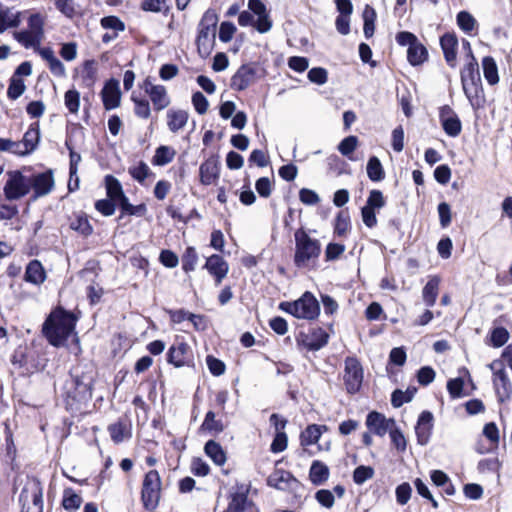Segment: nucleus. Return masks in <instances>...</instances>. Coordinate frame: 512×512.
Instances as JSON below:
<instances>
[{
	"mask_svg": "<svg viewBox=\"0 0 512 512\" xmlns=\"http://www.w3.org/2000/svg\"><path fill=\"white\" fill-rule=\"evenodd\" d=\"M94 374L92 370L84 371L74 368L61 388V397L65 409L72 415L82 414L92 399Z\"/></svg>",
	"mask_w": 512,
	"mask_h": 512,
	"instance_id": "nucleus-1",
	"label": "nucleus"
},
{
	"mask_svg": "<svg viewBox=\"0 0 512 512\" xmlns=\"http://www.w3.org/2000/svg\"><path fill=\"white\" fill-rule=\"evenodd\" d=\"M78 317L62 306L55 307L42 324V334L54 347L66 345L74 332Z\"/></svg>",
	"mask_w": 512,
	"mask_h": 512,
	"instance_id": "nucleus-2",
	"label": "nucleus"
},
{
	"mask_svg": "<svg viewBox=\"0 0 512 512\" xmlns=\"http://www.w3.org/2000/svg\"><path fill=\"white\" fill-rule=\"evenodd\" d=\"M294 238L295 253L293 262L297 268H304L310 261L319 258L321 243L318 239L310 237L304 227H300L295 231Z\"/></svg>",
	"mask_w": 512,
	"mask_h": 512,
	"instance_id": "nucleus-3",
	"label": "nucleus"
},
{
	"mask_svg": "<svg viewBox=\"0 0 512 512\" xmlns=\"http://www.w3.org/2000/svg\"><path fill=\"white\" fill-rule=\"evenodd\" d=\"M279 309L305 320H315L320 314L319 301L310 291H305L297 300L280 302Z\"/></svg>",
	"mask_w": 512,
	"mask_h": 512,
	"instance_id": "nucleus-4",
	"label": "nucleus"
},
{
	"mask_svg": "<svg viewBox=\"0 0 512 512\" xmlns=\"http://www.w3.org/2000/svg\"><path fill=\"white\" fill-rule=\"evenodd\" d=\"M6 176L3 193L7 201L20 200L30 193L29 177L24 175L23 170H8Z\"/></svg>",
	"mask_w": 512,
	"mask_h": 512,
	"instance_id": "nucleus-5",
	"label": "nucleus"
},
{
	"mask_svg": "<svg viewBox=\"0 0 512 512\" xmlns=\"http://www.w3.org/2000/svg\"><path fill=\"white\" fill-rule=\"evenodd\" d=\"M493 373V387L499 403L508 402L512 396V383L501 359H496L488 365Z\"/></svg>",
	"mask_w": 512,
	"mask_h": 512,
	"instance_id": "nucleus-6",
	"label": "nucleus"
},
{
	"mask_svg": "<svg viewBox=\"0 0 512 512\" xmlns=\"http://www.w3.org/2000/svg\"><path fill=\"white\" fill-rule=\"evenodd\" d=\"M343 379L349 394H356L360 391L363 382V367L356 357L345 359Z\"/></svg>",
	"mask_w": 512,
	"mask_h": 512,
	"instance_id": "nucleus-7",
	"label": "nucleus"
},
{
	"mask_svg": "<svg viewBox=\"0 0 512 512\" xmlns=\"http://www.w3.org/2000/svg\"><path fill=\"white\" fill-rule=\"evenodd\" d=\"M29 177L30 191L33 190L32 200L48 195L54 188V172L46 169L42 172L32 173Z\"/></svg>",
	"mask_w": 512,
	"mask_h": 512,
	"instance_id": "nucleus-8",
	"label": "nucleus"
},
{
	"mask_svg": "<svg viewBox=\"0 0 512 512\" xmlns=\"http://www.w3.org/2000/svg\"><path fill=\"white\" fill-rule=\"evenodd\" d=\"M166 360L176 368L193 366V356L190 346L184 341L172 344L166 353Z\"/></svg>",
	"mask_w": 512,
	"mask_h": 512,
	"instance_id": "nucleus-9",
	"label": "nucleus"
},
{
	"mask_svg": "<svg viewBox=\"0 0 512 512\" xmlns=\"http://www.w3.org/2000/svg\"><path fill=\"white\" fill-rule=\"evenodd\" d=\"M247 6L254 13V28L256 31L261 34L269 32L273 22L266 4L262 0H248Z\"/></svg>",
	"mask_w": 512,
	"mask_h": 512,
	"instance_id": "nucleus-10",
	"label": "nucleus"
},
{
	"mask_svg": "<svg viewBox=\"0 0 512 512\" xmlns=\"http://www.w3.org/2000/svg\"><path fill=\"white\" fill-rule=\"evenodd\" d=\"M439 120L442 129L449 137H457L462 131V123L456 112L449 106L439 108Z\"/></svg>",
	"mask_w": 512,
	"mask_h": 512,
	"instance_id": "nucleus-11",
	"label": "nucleus"
},
{
	"mask_svg": "<svg viewBox=\"0 0 512 512\" xmlns=\"http://www.w3.org/2000/svg\"><path fill=\"white\" fill-rule=\"evenodd\" d=\"M250 484L251 482H236V489L230 494L231 499L225 510L226 512H245L247 508L252 505V501L248 499Z\"/></svg>",
	"mask_w": 512,
	"mask_h": 512,
	"instance_id": "nucleus-12",
	"label": "nucleus"
},
{
	"mask_svg": "<svg viewBox=\"0 0 512 512\" xmlns=\"http://www.w3.org/2000/svg\"><path fill=\"white\" fill-rule=\"evenodd\" d=\"M101 99L105 110L110 111L120 106L121 90L120 82L116 78L105 81L101 91Z\"/></svg>",
	"mask_w": 512,
	"mask_h": 512,
	"instance_id": "nucleus-13",
	"label": "nucleus"
},
{
	"mask_svg": "<svg viewBox=\"0 0 512 512\" xmlns=\"http://www.w3.org/2000/svg\"><path fill=\"white\" fill-rule=\"evenodd\" d=\"M394 418H386L384 414L378 411H370L366 416V426L370 432L383 437L392 426H395Z\"/></svg>",
	"mask_w": 512,
	"mask_h": 512,
	"instance_id": "nucleus-14",
	"label": "nucleus"
},
{
	"mask_svg": "<svg viewBox=\"0 0 512 512\" xmlns=\"http://www.w3.org/2000/svg\"><path fill=\"white\" fill-rule=\"evenodd\" d=\"M141 502L147 511H154L161 498L162 482H142Z\"/></svg>",
	"mask_w": 512,
	"mask_h": 512,
	"instance_id": "nucleus-15",
	"label": "nucleus"
},
{
	"mask_svg": "<svg viewBox=\"0 0 512 512\" xmlns=\"http://www.w3.org/2000/svg\"><path fill=\"white\" fill-rule=\"evenodd\" d=\"M256 73L253 64H242L231 77V88L236 91L247 89L255 81Z\"/></svg>",
	"mask_w": 512,
	"mask_h": 512,
	"instance_id": "nucleus-16",
	"label": "nucleus"
},
{
	"mask_svg": "<svg viewBox=\"0 0 512 512\" xmlns=\"http://www.w3.org/2000/svg\"><path fill=\"white\" fill-rule=\"evenodd\" d=\"M433 421L432 412L424 410L419 414L415 426V434L419 445L425 446L428 444L433 430Z\"/></svg>",
	"mask_w": 512,
	"mask_h": 512,
	"instance_id": "nucleus-17",
	"label": "nucleus"
},
{
	"mask_svg": "<svg viewBox=\"0 0 512 512\" xmlns=\"http://www.w3.org/2000/svg\"><path fill=\"white\" fill-rule=\"evenodd\" d=\"M40 141V128L39 123H32L28 130L24 133L21 148L15 149V154L18 156H27L32 154L38 147Z\"/></svg>",
	"mask_w": 512,
	"mask_h": 512,
	"instance_id": "nucleus-18",
	"label": "nucleus"
},
{
	"mask_svg": "<svg viewBox=\"0 0 512 512\" xmlns=\"http://www.w3.org/2000/svg\"><path fill=\"white\" fill-rule=\"evenodd\" d=\"M201 184L209 186L220 177V163L218 155H212L199 167Z\"/></svg>",
	"mask_w": 512,
	"mask_h": 512,
	"instance_id": "nucleus-19",
	"label": "nucleus"
},
{
	"mask_svg": "<svg viewBox=\"0 0 512 512\" xmlns=\"http://www.w3.org/2000/svg\"><path fill=\"white\" fill-rule=\"evenodd\" d=\"M82 127L75 126L72 130L67 131L66 139H65V147L69 151V176L73 179L74 176L78 173V165L81 162V155L75 151V134L79 133L83 137V133L81 131Z\"/></svg>",
	"mask_w": 512,
	"mask_h": 512,
	"instance_id": "nucleus-20",
	"label": "nucleus"
},
{
	"mask_svg": "<svg viewBox=\"0 0 512 512\" xmlns=\"http://www.w3.org/2000/svg\"><path fill=\"white\" fill-rule=\"evenodd\" d=\"M216 30H210L206 27L198 26L196 37V46L198 54L201 58H207L215 45Z\"/></svg>",
	"mask_w": 512,
	"mask_h": 512,
	"instance_id": "nucleus-21",
	"label": "nucleus"
},
{
	"mask_svg": "<svg viewBox=\"0 0 512 512\" xmlns=\"http://www.w3.org/2000/svg\"><path fill=\"white\" fill-rule=\"evenodd\" d=\"M463 92L474 110L484 107L485 95L482 80L462 84Z\"/></svg>",
	"mask_w": 512,
	"mask_h": 512,
	"instance_id": "nucleus-22",
	"label": "nucleus"
},
{
	"mask_svg": "<svg viewBox=\"0 0 512 512\" xmlns=\"http://www.w3.org/2000/svg\"><path fill=\"white\" fill-rule=\"evenodd\" d=\"M440 46L443 51L444 59L447 64L454 68L456 66V56L458 48V38L454 32L444 33L440 37Z\"/></svg>",
	"mask_w": 512,
	"mask_h": 512,
	"instance_id": "nucleus-23",
	"label": "nucleus"
},
{
	"mask_svg": "<svg viewBox=\"0 0 512 512\" xmlns=\"http://www.w3.org/2000/svg\"><path fill=\"white\" fill-rule=\"evenodd\" d=\"M204 268L215 278L217 284L221 283L229 271L228 263L218 254L208 257Z\"/></svg>",
	"mask_w": 512,
	"mask_h": 512,
	"instance_id": "nucleus-24",
	"label": "nucleus"
},
{
	"mask_svg": "<svg viewBox=\"0 0 512 512\" xmlns=\"http://www.w3.org/2000/svg\"><path fill=\"white\" fill-rule=\"evenodd\" d=\"M107 430L115 444H120L132 437L131 422L127 418L118 419L115 423L108 425Z\"/></svg>",
	"mask_w": 512,
	"mask_h": 512,
	"instance_id": "nucleus-25",
	"label": "nucleus"
},
{
	"mask_svg": "<svg viewBox=\"0 0 512 512\" xmlns=\"http://www.w3.org/2000/svg\"><path fill=\"white\" fill-rule=\"evenodd\" d=\"M24 280L34 285H40L46 280L45 269L39 260L33 259L27 264Z\"/></svg>",
	"mask_w": 512,
	"mask_h": 512,
	"instance_id": "nucleus-26",
	"label": "nucleus"
},
{
	"mask_svg": "<svg viewBox=\"0 0 512 512\" xmlns=\"http://www.w3.org/2000/svg\"><path fill=\"white\" fill-rule=\"evenodd\" d=\"M16 458L17 449L14 444L13 435L10 431H7L5 436V448L2 453V461L11 469V471H17L20 466Z\"/></svg>",
	"mask_w": 512,
	"mask_h": 512,
	"instance_id": "nucleus-27",
	"label": "nucleus"
},
{
	"mask_svg": "<svg viewBox=\"0 0 512 512\" xmlns=\"http://www.w3.org/2000/svg\"><path fill=\"white\" fill-rule=\"evenodd\" d=\"M440 281L439 276H431L423 287L422 298L426 306L433 307L435 305L439 293Z\"/></svg>",
	"mask_w": 512,
	"mask_h": 512,
	"instance_id": "nucleus-28",
	"label": "nucleus"
},
{
	"mask_svg": "<svg viewBox=\"0 0 512 512\" xmlns=\"http://www.w3.org/2000/svg\"><path fill=\"white\" fill-rule=\"evenodd\" d=\"M189 114L185 110L169 109L167 111V125L171 132L176 133L188 122Z\"/></svg>",
	"mask_w": 512,
	"mask_h": 512,
	"instance_id": "nucleus-29",
	"label": "nucleus"
},
{
	"mask_svg": "<svg viewBox=\"0 0 512 512\" xmlns=\"http://www.w3.org/2000/svg\"><path fill=\"white\" fill-rule=\"evenodd\" d=\"M327 430L326 425L310 424L300 434V443L302 446H309L319 441L323 431Z\"/></svg>",
	"mask_w": 512,
	"mask_h": 512,
	"instance_id": "nucleus-30",
	"label": "nucleus"
},
{
	"mask_svg": "<svg viewBox=\"0 0 512 512\" xmlns=\"http://www.w3.org/2000/svg\"><path fill=\"white\" fill-rule=\"evenodd\" d=\"M428 59V50L419 41L407 49V60L412 66H419Z\"/></svg>",
	"mask_w": 512,
	"mask_h": 512,
	"instance_id": "nucleus-31",
	"label": "nucleus"
},
{
	"mask_svg": "<svg viewBox=\"0 0 512 512\" xmlns=\"http://www.w3.org/2000/svg\"><path fill=\"white\" fill-rule=\"evenodd\" d=\"M204 452L218 466H222L226 462L227 458L224 449L213 439L205 443Z\"/></svg>",
	"mask_w": 512,
	"mask_h": 512,
	"instance_id": "nucleus-32",
	"label": "nucleus"
},
{
	"mask_svg": "<svg viewBox=\"0 0 512 512\" xmlns=\"http://www.w3.org/2000/svg\"><path fill=\"white\" fill-rule=\"evenodd\" d=\"M482 69L484 78L487 83L491 86L498 84L499 82V74H498V66L495 59L492 56H485L482 59Z\"/></svg>",
	"mask_w": 512,
	"mask_h": 512,
	"instance_id": "nucleus-33",
	"label": "nucleus"
},
{
	"mask_svg": "<svg viewBox=\"0 0 512 512\" xmlns=\"http://www.w3.org/2000/svg\"><path fill=\"white\" fill-rule=\"evenodd\" d=\"M150 88L151 92L148 95L153 103L154 109L160 111L166 108L170 104L166 88L163 85Z\"/></svg>",
	"mask_w": 512,
	"mask_h": 512,
	"instance_id": "nucleus-34",
	"label": "nucleus"
},
{
	"mask_svg": "<svg viewBox=\"0 0 512 512\" xmlns=\"http://www.w3.org/2000/svg\"><path fill=\"white\" fill-rule=\"evenodd\" d=\"M176 151L167 145H160L156 148L151 163L154 166H165L173 161Z\"/></svg>",
	"mask_w": 512,
	"mask_h": 512,
	"instance_id": "nucleus-35",
	"label": "nucleus"
},
{
	"mask_svg": "<svg viewBox=\"0 0 512 512\" xmlns=\"http://www.w3.org/2000/svg\"><path fill=\"white\" fill-rule=\"evenodd\" d=\"M367 176L373 182H380L385 178V171L380 159L372 155L369 157L366 166Z\"/></svg>",
	"mask_w": 512,
	"mask_h": 512,
	"instance_id": "nucleus-36",
	"label": "nucleus"
},
{
	"mask_svg": "<svg viewBox=\"0 0 512 512\" xmlns=\"http://www.w3.org/2000/svg\"><path fill=\"white\" fill-rule=\"evenodd\" d=\"M377 18V14L375 9L367 4L364 7L363 13H362V19H363V33L366 39H369L373 36L375 32V21Z\"/></svg>",
	"mask_w": 512,
	"mask_h": 512,
	"instance_id": "nucleus-37",
	"label": "nucleus"
},
{
	"mask_svg": "<svg viewBox=\"0 0 512 512\" xmlns=\"http://www.w3.org/2000/svg\"><path fill=\"white\" fill-rule=\"evenodd\" d=\"M200 429L207 431L212 435H217L224 431V424L221 420L216 419V414L214 411L209 410L205 414Z\"/></svg>",
	"mask_w": 512,
	"mask_h": 512,
	"instance_id": "nucleus-38",
	"label": "nucleus"
},
{
	"mask_svg": "<svg viewBox=\"0 0 512 512\" xmlns=\"http://www.w3.org/2000/svg\"><path fill=\"white\" fill-rule=\"evenodd\" d=\"M140 9L145 12L162 13L167 16L170 13L171 5L169 0H142Z\"/></svg>",
	"mask_w": 512,
	"mask_h": 512,
	"instance_id": "nucleus-39",
	"label": "nucleus"
},
{
	"mask_svg": "<svg viewBox=\"0 0 512 512\" xmlns=\"http://www.w3.org/2000/svg\"><path fill=\"white\" fill-rule=\"evenodd\" d=\"M461 83L480 81L479 65L476 59L469 60L460 72Z\"/></svg>",
	"mask_w": 512,
	"mask_h": 512,
	"instance_id": "nucleus-40",
	"label": "nucleus"
},
{
	"mask_svg": "<svg viewBox=\"0 0 512 512\" xmlns=\"http://www.w3.org/2000/svg\"><path fill=\"white\" fill-rule=\"evenodd\" d=\"M309 351H318L327 345L329 334L321 327H316L310 331Z\"/></svg>",
	"mask_w": 512,
	"mask_h": 512,
	"instance_id": "nucleus-41",
	"label": "nucleus"
},
{
	"mask_svg": "<svg viewBox=\"0 0 512 512\" xmlns=\"http://www.w3.org/2000/svg\"><path fill=\"white\" fill-rule=\"evenodd\" d=\"M416 392L417 388L414 386L408 387L405 391L395 389L391 394V405L394 408H400L405 403L411 402Z\"/></svg>",
	"mask_w": 512,
	"mask_h": 512,
	"instance_id": "nucleus-42",
	"label": "nucleus"
},
{
	"mask_svg": "<svg viewBox=\"0 0 512 512\" xmlns=\"http://www.w3.org/2000/svg\"><path fill=\"white\" fill-rule=\"evenodd\" d=\"M456 23L458 27L467 35H472V32L477 27L476 19L470 12L466 10H462L457 13Z\"/></svg>",
	"mask_w": 512,
	"mask_h": 512,
	"instance_id": "nucleus-43",
	"label": "nucleus"
},
{
	"mask_svg": "<svg viewBox=\"0 0 512 512\" xmlns=\"http://www.w3.org/2000/svg\"><path fill=\"white\" fill-rule=\"evenodd\" d=\"M82 504V498L72 488H66L63 492L62 507L68 512L77 511Z\"/></svg>",
	"mask_w": 512,
	"mask_h": 512,
	"instance_id": "nucleus-44",
	"label": "nucleus"
},
{
	"mask_svg": "<svg viewBox=\"0 0 512 512\" xmlns=\"http://www.w3.org/2000/svg\"><path fill=\"white\" fill-rule=\"evenodd\" d=\"M28 28L35 36L36 43H41L44 37V21L39 13L31 14L28 18Z\"/></svg>",
	"mask_w": 512,
	"mask_h": 512,
	"instance_id": "nucleus-45",
	"label": "nucleus"
},
{
	"mask_svg": "<svg viewBox=\"0 0 512 512\" xmlns=\"http://www.w3.org/2000/svg\"><path fill=\"white\" fill-rule=\"evenodd\" d=\"M510 334L503 326H496L490 330L489 343L494 348L504 346L509 340Z\"/></svg>",
	"mask_w": 512,
	"mask_h": 512,
	"instance_id": "nucleus-46",
	"label": "nucleus"
},
{
	"mask_svg": "<svg viewBox=\"0 0 512 512\" xmlns=\"http://www.w3.org/2000/svg\"><path fill=\"white\" fill-rule=\"evenodd\" d=\"M104 184L108 198L115 200L124 192L121 182L111 174L104 177Z\"/></svg>",
	"mask_w": 512,
	"mask_h": 512,
	"instance_id": "nucleus-47",
	"label": "nucleus"
},
{
	"mask_svg": "<svg viewBox=\"0 0 512 512\" xmlns=\"http://www.w3.org/2000/svg\"><path fill=\"white\" fill-rule=\"evenodd\" d=\"M350 215L348 210H340L334 221V233L337 236H344L350 229Z\"/></svg>",
	"mask_w": 512,
	"mask_h": 512,
	"instance_id": "nucleus-48",
	"label": "nucleus"
},
{
	"mask_svg": "<svg viewBox=\"0 0 512 512\" xmlns=\"http://www.w3.org/2000/svg\"><path fill=\"white\" fill-rule=\"evenodd\" d=\"M329 467L320 460H314L309 469V480H328Z\"/></svg>",
	"mask_w": 512,
	"mask_h": 512,
	"instance_id": "nucleus-49",
	"label": "nucleus"
},
{
	"mask_svg": "<svg viewBox=\"0 0 512 512\" xmlns=\"http://www.w3.org/2000/svg\"><path fill=\"white\" fill-rule=\"evenodd\" d=\"M197 262L198 254L196 249L193 246L187 247L181 258L182 269L184 270V272L189 273L194 271Z\"/></svg>",
	"mask_w": 512,
	"mask_h": 512,
	"instance_id": "nucleus-50",
	"label": "nucleus"
},
{
	"mask_svg": "<svg viewBox=\"0 0 512 512\" xmlns=\"http://www.w3.org/2000/svg\"><path fill=\"white\" fill-rule=\"evenodd\" d=\"M26 86L22 78L10 77L7 89V97L10 100H17L25 92Z\"/></svg>",
	"mask_w": 512,
	"mask_h": 512,
	"instance_id": "nucleus-51",
	"label": "nucleus"
},
{
	"mask_svg": "<svg viewBox=\"0 0 512 512\" xmlns=\"http://www.w3.org/2000/svg\"><path fill=\"white\" fill-rule=\"evenodd\" d=\"M131 100L134 103V113L137 117L148 119L151 115L149 101L145 98H140L132 94Z\"/></svg>",
	"mask_w": 512,
	"mask_h": 512,
	"instance_id": "nucleus-52",
	"label": "nucleus"
},
{
	"mask_svg": "<svg viewBox=\"0 0 512 512\" xmlns=\"http://www.w3.org/2000/svg\"><path fill=\"white\" fill-rule=\"evenodd\" d=\"M464 379L462 377L451 378L447 381V391L452 399L464 397Z\"/></svg>",
	"mask_w": 512,
	"mask_h": 512,
	"instance_id": "nucleus-53",
	"label": "nucleus"
},
{
	"mask_svg": "<svg viewBox=\"0 0 512 512\" xmlns=\"http://www.w3.org/2000/svg\"><path fill=\"white\" fill-rule=\"evenodd\" d=\"M70 228L85 237L91 235L93 232L92 225L84 215L77 216L73 221H71Z\"/></svg>",
	"mask_w": 512,
	"mask_h": 512,
	"instance_id": "nucleus-54",
	"label": "nucleus"
},
{
	"mask_svg": "<svg viewBox=\"0 0 512 512\" xmlns=\"http://www.w3.org/2000/svg\"><path fill=\"white\" fill-rule=\"evenodd\" d=\"M65 107L71 114H76L80 107V93L75 88L69 89L64 95Z\"/></svg>",
	"mask_w": 512,
	"mask_h": 512,
	"instance_id": "nucleus-55",
	"label": "nucleus"
},
{
	"mask_svg": "<svg viewBox=\"0 0 512 512\" xmlns=\"http://www.w3.org/2000/svg\"><path fill=\"white\" fill-rule=\"evenodd\" d=\"M102 28L106 30H113L114 33L122 32L125 30V23L115 15L104 16L100 20Z\"/></svg>",
	"mask_w": 512,
	"mask_h": 512,
	"instance_id": "nucleus-56",
	"label": "nucleus"
},
{
	"mask_svg": "<svg viewBox=\"0 0 512 512\" xmlns=\"http://www.w3.org/2000/svg\"><path fill=\"white\" fill-rule=\"evenodd\" d=\"M386 204L385 198L383 196L382 191L378 189H373L369 192L368 198L366 200L365 207L372 210H379L383 208Z\"/></svg>",
	"mask_w": 512,
	"mask_h": 512,
	"instance_id": "nucleus-57",
	"label": "nucleus"
},
{
	"mask_svg": "<svg viewBox=\"0 0 512 512\" xmlns=\"http://www.w3.org/2000/svg\"><path fill=\"white\" fill-rule=\"evenodd\" d=\"M95 209L105 217L112 216L116 211V202L111 198L99 199L94 204Z\"/></svg>",
	"mask_w": 512,
	"mask_h": 512,
	"instance_id": "nucleus-58",
	"label": "nucleus"
},
{
	"mask_svg": "<svg viewBox=\"0 0 512 512\" xmlns=\"http://www.w3.org/2000/svg\"><path fill=\"white\" fill-rule=\"evenodd\" d=\"M358 145V138L354 135H349L342 139L338 144V151L346 157H350V155L356 150Z\"/></svg>",
	"mask_w": 512,
	"mask_h": 512,
	"instance_id": "nucleus-59",
	"label": "nucleus"
},
{
	"mask_svg": "<svg viewBox=\"0 0 512 512\" xmlns=\"http://www.w3.org/2000/svg\"><path fill=\"white\" fill-rule=\"evenodd\" d=\"M130 176L137 182L143 183L150 174V169L144 161H140L137 166L129 168Z\"/></svg>",
	"mask_w": 512,
	"mask_h": 512,
	"instance_id": "nucleus-60",
	"label": "nucleus"
},
{
	"mask_svg": "<svg viewBox=\"0 0 512 512\" xmlns=\"http://www.w3.org/2000/svg\"><path fill=\"white\" fill-rule=\"evenodd\" d=\"M14 38L25 48L36 49L41 43H36L35 36L28 30H21L14 33Z\"/></svg>",
	"mask_w": 512,
	"mask_h": 512,
	"instance_id": "nucleus-61",
	"label": "nucleus"
},
{
	"mask_svg": "<svg viewBox=\"0 0 512 512\" xmlns=\"http://www.w3.org/2000/svg\"><path fill=\"white\" fill-rule=\"evenodd\" d=\"M237 28L235 24L231 21H223L220 24L218 37L219 40L223 43H228L232 40Z\"/></svg>",
	"mask_w": 512,
	"mask_h": 512,
	"instance_id": "nucleus-62",
	"label": "nucleus"
},
{
	"mask_svg": "<svg viewBox=\"0 0 512 512\" xmlns=\"http://www.w3.org/2000/svg\"><path fill=\"white\" fill-rule=\"evenodd\" d=\"M310 82L317 85H324L328 80V72L323 67H313L307 73Z\"/></svg>",
	"mask_w": 512,
	"mask_h": 512,
	"instance_id": "nucleus-63",
	"label": "nucleus"
},
{
	"mask_svg": "<svg viewBox=\"0 0 512 512\" xmlns=\"http://www.w3.org/2000/svg\"><path fill=\"white\" fill-rule=\"evenodd\" d=\"M345 251V245L336 242H330L325 248V261L337 260Z\"/></svg>",
	"mask_w": 512,
	"mask_h": 512,
	"instance_id": "nucleus-64",
	"label": "nucleus"
}]
</instances>
